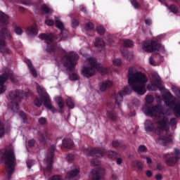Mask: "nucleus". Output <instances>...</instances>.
Masks as SVG:
<instances>
[{"label":"nucleus","mask_w":180,"mask_h":180,"mask_svg":"<svg viewBox=\"0 0 180 180\" xmlns=\"http://www.w3.org/2000/svg\"><path fill=\"white\" fill-rule=\"evenodd\" d=\"M0 160L4 161L8 174L7 179L9 180L12 178L13 171H15V165L16 164V158L12 145H9L0 150Z\"/></svg>","instance_id":"nucleus-4"},{"label":"nucleus","mask_w":180,"mask_h":180,"mask_svg":"<svg viewBox=\"0 0 180 180\" xmlns=\"http://www.w3.org/2000/svg\"><path fill=\"white\" fill-rule=\"evenodd\" d=\"M14 32L15 34H18V36H20L23 34V30H22V27L19 26H16L14 27Z\"/></svg>","instance_id":"nucleus-36"},{"label":"nucleus","mask_w":180,"mask_h":180,"mask_svg":"<svg viewBox=\"0 0 180 180\" xmlns=\"http://www.w3.org/2000/svg\"><path fill=\"white\" fill-rule=\"evenodd\" d=\"M111 179L112 180H117V179H119V176H117V174L116 173H112L111 174Z\"/></svg>","instance_id":"nucleus-58"},{"label":"nucleus","mask_w":180,"mask_h":180,"mask_svg":"<svg viewBox=\"0 0 180 180\" xmlns=\"http://www.w3.org/2000/svg\"><path fill=\"white\" fill-rule=\"evenodd\" d=\"M25 63H26L29 70H30V72L32 74L33 77H34V78L37 77V71H36V69H34V68H33L32 61L29 59H26Z\"/></svg>","instance_id":"nucleus-22"},{"label":"nucleus","mask_w":180,"mask_h":180,"mask_svg":"<svg viewBox=\"0 0 180 180\" xmlns=\"http://www.w3.org/2000/svg\"><path fill=\"white\" fill-rule=\"evenodd\" d=\"M41 10L46 13V15H49V13H53V10L49 8L47 5L43 4L41 7Z\"/></svg>","instance_id":"nucleus-32"},{"label":"nucleus","mask_w":180,"mask_h":180,"mask_svg":"<svg viewBox=\"0 0 180 180\" xmlns=\"http://www.w3.org/2000/svg\"><path fill=\"white\" fill-rule=\"evenodd\" d=\"M5 134V129L4 128V125L2 124V122L0 121V137H2Z\"/></svg>","instance_id":"nucleus-48"},{"label":"nucleus","mask_w":180,"mask_h":180,"mask_svg":"<svg viewBox=\"0 0 180 180\" xmlns=\"http://www.w3.org/2000/svg\"><path fill=\"white\" fill-rule=\"evenodd\" d=\"M142 49L148 53H156V54L165 53V48L155 41L145 42L142 45Z\"/></svg>","instance_id":"nucleus-7"},{"label":"nucleus","mask_w":180,"mask_h":180,"mask_svg":"<svg viewBox=\"0 0 180 180\" xmlns=\"http://www.w3.org/2000/svg\"><path fill=\"white\" fill-rule=\"evenodd\" d=\"M166 160V165H168V167H174L175 164L179 161L180 159V150L178 148H174V154H167L165 155Z\"/></svg>","instance_id":"nucleus-11"},{"label":"nucleus","mask_w":180,"mask_h":180,"mask_svg":"<svg viewBox=\"0 0 180 180\" xmlns=\"http://www.w3.org/2000/svg\"><path fill=\"white\" fill-rule=\"evenodd\" d=\"M123 41L126 47H133V41L130 39H125Z\"/></svg>","instance_id":"nucleus-41"},{"label":"nucleus","mask_w":180,"mask_h":180,"mask_svg":"<svg viewBox=\"0 0 180 180\" xmlns=\"http://www.w3.org/2000/svg\"><path fill=\"white\" fill-rule=\"evenodd\" d=\"M0 22L4 26L9 25V18L2 11H0Z\"/></svg>","instance_id":"nucleus-21"},{"label":"nucleus","mask_w":180,"mask_h":180,"mask_svg":"<svg viewBox=\"0 0 180 180\" xmlns=\"http://www.w3.org/2000/svg\"><path fill=\"white\" fill-rule=\"evenodd\" d=\"M160 85V84L153 83L151 82L150 84L147 86L148 91H157V87Z\"/></svg>","instance_id":"nucleus-29"},{"label":"nucleus","mask_w":180,"mask_h":180,"mask_svg":"<svg viewBox=\"0 0 180 180\" xmlns=\"http://www.w3.org/2000/svg\"><path fill=\"white\" fill-rule=\"evenodd\" d=\"M94 24L92 22H89L86 25L85 29L86 30H92L94 29Z\"/></svg>","instance_id":"nucleus-49"},{"label":"nucleus","mask_w":180,"mask_h":180,"mask_svg":"<svg viewBox=\"0 0 180 180\" xmlns=\"http://www.w3.org/2000/svg\"><path fill=\"white\" fill-rule=\"evenodd\" d=\"M169 9L170 12H172V13H174V15H176V13H178V7L174 4L171 5Z\"/></svg>","instance_id":"nucleus-37"},{"label":"nucleus","mask_w":180,"mask_h":180,"mask_svg":"<svg viewBox=\"0 0 180 180\" xmlns=\"http://www.w3.org/2000/svg\"><path fill=\"white\" fill-rule=\"evenodd\" d=\"M112 146L115 148H116L117 147H120L121 148H126L124 143H123L122 142H119L118 141H112Z\"/></svg>","instance_id":"nucleus-31"},{"label":"nucleus","mask_w":180,"mask_h":180,"mask_svg":"<svg viewBox=\"0 0 180 180\" xmlns=\"http://www.w3.org/2000/svg\"><path fill=\"white\" fill-rule=\"evenodd\" d=\"M8 78L11 82H15V75H13L12 70L7 68L3 70V73L0 75V95L6 91V88L4 86V84L6 82V79H8Z\"/></svg>","instance_id":"nucleus-9"},{"label":"nucleus","mask_w":180,"mask_h":180,"mask_svg":"<svg viewBox=\"0 0 180 180\" xmlns=\"http://www.w3.org/2000/svg\"><path fill=\"white\" fill-rule=\"evenodd\" d=\"M92 180L103 179L105 175V170L101 167L91 170Z\"/></svg>","instance_id":"nucleus-15"},{"label":"nucleus","mask_w":180,"mask_h":180,"mask_svg":"<svg viewBox=\"0 0 180 180\" xmlns=\"http://www.w3.org/2000/svg\"><path fill=\"white\" fill-rule=\"evenodd\" d=\"M32 165H34V162L33 160H29L27 161V168H30H30H32Z\"/></svg>","instance_id":"nucleus-51"},{"label":"nucleus","mask_w":180,"mask_h":180,"mask_svg":"<svg viewBox=\"0 0 180 180\" xmlns=\"http://www.w3.org/2000/svg\"><path fill=\"white\" fill-rule=\"evenodd\" d=\"M130 94H131V90L129 86H124L122 91H119L117 94H114L113 98L115 101V104L117 106H120L122 102H123V96L124 95H130Z\"/></svg>","instance_id":"nucleus-12"},{"label":"nucleus","mask_w":180,"mask_h":180,"mask_svg":"<svg viewBox=\"0 0 180 180\" xmlns=\"http://www.w3.org/2000/svg\"><path fill=\"white\" fill-rule=\"evenodd\" d=\"M0 30V40H11L13 39L12 32L6 27H2Z\"/></svg>","instance_id":"nucleus-16"},{"label":"nucleus","mask_w":180,"mask_h":180,"mask_svg":"<svg viewBox=\"0 0 180 180\" xmlns=\"http://www.w3.org/2000/svg\"><path fill=\"white\" fill-rule=\"evenodd\" d=\"M155 179L157 180H161L162 179V175H161L160 174H158L155 175Z\"/></svg>","instance_id":"nucleus-64"},{"label":"nucleus","mask_w":180,"mask_h":180,"mask_svg":"<svg viewBox=\"0 0 180 180\" xmlns=\"http://www.w3.org/2000/svg\"><path fill=\"white\" fill-rule=\"evenodd\" d=\"M132 103L133 105H134L135 106H139V105H140V100H139L138 98H134L132 101Z\"/></svg>","instance_id":"nucleus-56"},{"label":"nucleus","mask_w":180,"mask_h":180,"mask_svg":"<svg viewBox=\"0 0 180 180\" xmlns=\"http://www.w3.org/2000/svg\"><path fill=\"white\" fill-rule=\"evenodd\" d=\"M151 77H152V82L153 84H160V81H161V78L160 77V75H158V73L153 72L151 74Z\"/></svg>","instance_id":"nucleus-26"},{"label":"nucleus","mask_w":180,"mask_h":180,"mask_svg":"<svg viewBox=\"0 0 180 180\" xmlns=\"http://www.w3.org/2000/svg\"><path fill=\"white\" fill-rule=\"evenodd\" d=\"M37 94L39 95L40 98L44 101V105L45 106V108L49 109V110H51L52 113H57V109L51 105V100L50 99V96H49V94H47V92H46V90L41 88L40 85H37Z\"/></svg>","instance_id":"nucleus-6"},{"label":"nucleus","mask_w":180,"mask_h":180,"mask_svg":"<svg viewBox=\"0 0 180 180\" xmlns=\"http://www.w3.org/2000/svg\"><path fill=\"white\" fill-rule=\"evenodd\" d=\"M157 169H158V171H162V169H164V166H162V165H161L160 163H158Z\"/></svg>","instance_id":"nucleus-63"},{"label":"nucleus","mask_w":180,"mask_h":180,"mask_svg":"<svg viewBox=\"0 0 180 180\" xmlns=\"http://www.w3.org/2000/svg\"><path fill=\"white\" fill-rule=\"evenodd\" d=\"M86 62L89 63L90 66H84L82 69V74L86 78H91L92 75L98 71L101 74H108L109 70L107 68H103L100 64L96 63V60L95 58H89L86 59Z\"/></svg>","instance_id":"nucleus-5"},{"label":"nucleus","mask_w":180,"mask_h":180,"mask_svg":"<svg viewBox=\"0 0 180 180\" xmlns=\"http://www.w3.org/2000/svg\"><path fill=\"white\" fill-rule=\"evenodd\" d=\"M28 144L30 147H33V146L36 144V141H34V139H31L28 141Z\"/></svg>","instance_id":"nucleus-57"},{"label":"nucleus","mask_w":180,"mask_h":180,"mask_svg":"<svg viewBox=\"0 0 180 180\" xmlns=\"http://www.w3.org/2000/svg\"><path fill=\"white\" fill-rule=\"evenodd\" d=\"M79 78V76H78V74L77 73H70L69 75V79L70 81H77Z\"/></svg>","instance_id":"nucleus-35"},{"label":"nucleus","mask_w":180,"mask_h":180,"mask_svg":"<svg viewBox=\"0 0 180 180\" xmlns=\"http://www.w3.org/2000/svg\"><path fill=\"white\" fill-rule=\"evenodd\" d=\"M107 117L112 122L117 120V114L113 111H107Z\"/></svg>","instance_id":"nucleus-25"},{"label":"nucleus","mask_w":180,"mask_h":180,"mask_svg":"<svg viewBox=\"0 0 180 180\" xmlns=\"http://www.w3.org/2000/svg\"><path fill=\"white\" fill-rule=\"evenodd\" d=\"M147 151H148V149L146 146L141 145L138 148V153H147Z\"/></svg>","instance_id":"nucleus-38"},{"label":"nucleus","mask_w":180,"mask_h":180,"mask_svg":"<svg viewBox=\"0 0 180 180\" xmlns=\"http://www.w3.org/2000/svg\"><path fill=\"white\" fill-rule=\"evenodd\" d=\"M84 154L86 155L87 157H97L98 158H101L103 157L105 154H106V150L105 149H96L94 148L91 150H88V149H84Z\"/></svg>","instance_id":"nucleus-13"},{"label":"nucleus","mask_w":180,"mask_h":180,"mask_svg":"<svg viewBox=\"0 0 180 180\" xmlns=\"http://www.w3.org/2000/svg\"><path fill=\"white\" fill-rule=\"evenodd\" d=\"M149 63L151 65L155 66V62L154 61V58H153L152 56L149 58Z\"/></svg>","instance_id":"nucleus-60"},{"label":"nucleus","mask_w":180,"mask_h":180,"mask_svg":"<svg viewBox=\"0 0 180 180\" xmlns=\"http://www.w3.org/2000/svg\"><path fill=\"white\" fill-rule=\"evenodd\" d=\"M19 116L21 117L23 119V120L26 119V114L22 111H20Z\"/></svg>","instance_id":"nucleus-61"},{"label":"nucleus","mask_w":180,"mask_h":180,"mask_svg":"<svg viewBox=\"0 0 180 180\" xmlns=\"http://www.w3.org/2000/svg\"><path fill=\"white\" fill-rule=\"evenodd\" d=\"M128 84L130 88L138 94V95H145L147 90L146 85L148 82V78L143 72L137 71L134 67H130L128 70Z\"/></svg>","instance_id":"nucleus-3"},{"label":"nucleus","mask_w":180,"mask_h":180,"mask_svg":"<svg viewBox=\"0 0 180 180\" xmlns=\"http://www.w3.org/2000/svg\"><path fill=\"white\" fill-rule=\"evenodd\" d=\"M0 53H1L3 56H6V54H11V53H12L11 49L7 47L5 40L0 39Z\"/></svg>","instance_id":"nucleus-17"},{"label":"nucleus","mask_w":180,"mask_h":180,"mask_svg":"<svg viewBox=\"0 0 180 180\" xmlns=\"http://www.w3.org/2000/svg\"><path fill=\"white\" fill-rule=\"evenodd\" d=\"M131 4L136 9L139 6V3L136 0H131Z\"/></svg>","instance_id":"nucleus-54"},{"label":"nucleus","mask_w":180,"mask_h":180,"mask_svg":"<svg viewBox=\"0 0 180 180\" xmlns=\"http://www.w3.org/2000/svg\"><path fill=\"white\" fill-rule=\"evenodd\" d=\"M66 104L70 109H74V108H75V103H74V101H72V98L70 97H68L66 99Z\"/></svg>","instance_id":"nucleus-30"},{"label":"nucleus","mask_w":180,"mask_h":180,"mask_svg":"<svg viewBox=\"0 0 180 180\" xmlns=\"http://www.w3.org/2000/svg\"><path fill=\"white\" fill-rule=\"evenodd\" d=\"M49 180H64V179H63V176L60 174H56L49 178Z\"/></svg>","instance_id":"nucleus-40"},{"label":"nucleus","mask_w":180,"mask_h":180,"mask_svg":"<svg viewBox=\"0 0 180 180\" xmlns=\"http://www.w3.org/2000/svg\"><path fill=\"white\" fill-rule=\"evenodd\" d=\"M91 164L92 167H98V165H101V161H99L98 159H93L91 161Z\"/></svg>","instance_id":"nucleus-42"},{"label":"nucleus","mask_w":180,"mask_h":180,"mask_svg":"<svg viewBox=\"0 0 180 180\" xmlns=\"http://www.w3.org/2000/svg\"><path fill=\"white\" fill-rule=\"evenodd\" d=\"M142 110L146 116L153 117H158L159 120L156 122L157 127L154 129V123L150 120H146L144 123L146 131H153L158 137V142L160 144L165 146L167 143H169L171 139L165 136H162L164 133L168 131L167 127H168V117L165 115L164 108L158 105L153 107L145 105L143 107Z\"/></svg>","instance_id":"nucleus-1"},{"label":"nucleus","mask_w":180,"mask_h":180,"mask_svg":"<svg viewBox=\"0 0 180 180\" xmlns=\"http://www.w3.org/2000/svg\"><path fill=\"white\" fill-rule=\"evenodd\" d=\"M38 122L39 124H46L47 120H46V118L41 117L38 120Z\"/></svg>","instance_id":"nucleus-52"},{"label":"nucleus","mask_w":180,"mask_h":180,"mask_svg":"<svg viewBox=\"0 0 180 180\" xmlns=\"http://www.w3.org/2000/svg\"><path fill=\"white\" fill-rule=\"evenodd\" d=\"M107 156L108 158H110L111 160H116V158L119 157V154H117L116 152L113 150H108L107 152Z\"/></svg>","instance_id":"nucleus-27"},{"label":"nucleus","mask_w":180,"mask_h":180,"mask_svg":"<svg viewBox=\"0 0 180 180\" xmlns=\"http://www.w3.org/2000/svg\"><path fill=\"white\" fill-rule=\"evenodd\" d=\"M172 91L176 96H179V95H180V89H178L177 87H172Z\"/></svg>","instance_id":"nucleus-50"},{"label":"nucleus","mask_w":180,"mask_h":180,"mask_svg":"<svg viewBox=\"0 0 180 180\" xmlns=\"http://www.w3.org/2000/svg\"><path fill=\"white\" fill-rule=\"evenodd\" d=\"M95 46L98 49V51L105 50V41L101 38H96Z\"/></svg>","instance_id":"nucleus-19"},{"label":"nucleus","mask_w":180,"mask_h":180,"mask_svg":"<svg viewBox=\"0 0 180 180\" xmlns=\"http://www.w3.org/2000/svg\"><path fill=\"white\" fill-rule=\"evenodd\" d=\"M96 31L99 34H103L105 33V28L102 25H99L96 27Z\"/></svg>","instance_id":"nucleus-43"},{"label":"nucleus","mask_w":180,"mask_h":180,"mask_svg":"<svg viewBox=\"0 0 180 180\" xmlns=\"http://www.w3.org/2000/svg\"><path fill=\"white\" fill-rule=\"evenodd\" d=\"M112 65L115 67H119V65H122V60L120 58H115L112 60Z\"/></svg>","instance_id":"nucleus-39"},{"label":"nucleus","mask_w":180,"mask_h":180,"mask_svg":"<svg viewBox=\"0 0 180 180\" xmlns=\"http://www.w3.org/2000/svg\"><path fill=\"white\" fill-rule=\"evenodd\" d=\"M34 105L35 106H37V108H40V106L43 105V103L40 98L37 97L34 101Z\"/></svg>","instance_id":"nucleus-45"},{"label":"nucleus","mask_w":180,"mask_h":180,"mask_svg":"<svg viewBox=\"0 0 180 180\" xmlns=\"http://www.w3.org/2000/svg\"><path fill=\"white\" fill-rule=\"evenodd\" d=\"M46 139H47V132L39 133V140L41 143H45Z\"/></svg>","instance_id":"nucleus-33"},{"label":"nucleus","mask_w":180,"mask_h":180,"mask_svg":"<svg viewBox=\"0 0 180 180\" xmlns=\"http://www.w3.org/2000/svg\"><path fill=\"white\" fill-rule=\"evenodd\" d=\"M63 145L65 148H71L74 146V142L70 139H65L63 141Z\"/></svg>","instance_id":"nucleus-24"},{"label":"nucleus","mask_w":180,"mask_h":180,"mask_svg":"<svg viewBox=\"0 0 180 180\" xmlns=\"http://www.w3.org/2000/svg\"><path fill=\"white\" fill-rule=\"evenodd\" d=\"M113 85V83L111 81H105L100 84V90L101 92H104V91H106L108 88H110Z\"/></svg>","instance_id":"nucleus-23"},{"label":"nucleus","mask_w":180,"mask_h":180,"mask_svg":"<svg viewBox=\"0 0 180 180\" xmlns=\"http://www.w3.org/2000/svg\"><path fill=\"white\" fill-rule=\"evenodd\" d=\"M56 150V146L52 145L49 148V153L46 154V156L44 160V164L46 167L44 169L45 176H49L51 169H53V158L54 155V151Z\"/></svg>","instance_id":"nucleus-8"},{"label":"nucleus","mask_w":180,"mask_h":180,"mask_svg":"<svg viewBox=\"0 0 180 180\" xmlns=\"http://www.w3.org/2000/svg\"><path fill=\"white\" fill-rule=\"evenodd\" d=\"M122 54L123 57H125V58L129 59V56L130 55V53H129V52H127V51H122Z\"/></svg>","instance_id":"nucleus-59"},{"label":"nucleus","mask_w":180,"mask_h":180,"mask_svg":"<svg viewBox=\"0 0 180 180\" xmlns=\"http://www.w3.org/2000/svg\"><path fill=\"white\" fill-rule=\"evenodd\" d=\"M79 174V168L75 167V166H72L71 167L70 172H68L66 175L67 179H71V178H74V176H77Z\"/></svg>","instance_id":"nucleus-18"},{"label":"nucleus","mask_w":180,"mask_h":180,"mask_svg":"<svg viewBox=\"0 0 180 180\" xmlns=\"http://www.w3.org/2000/svg\"><path fill=\"white\" fill-rule=\"evenodd\" d=\"M177 123V120H176V118H172L169 121V119L168 118V124H167V126L168 124H170V126H175Z\"/></svg>","instance_id":"nucleus-46"},{"label":"nucleus","mask_w":180,"mask_h":180,"mask_svg":"<svg viewBox=\"0 0 180 180\" xmlns=\"http://www.w3.org/2000/svg\"><path fill=\"white\" fill-rule=\"evenodd\" d=\"M21 2L23 5H30L31 2L30 0H21Z\"/></svg>","instance_id":"nucleus-62"},{"label":"nucleus","mask_w":180,"mask_h":180,"mask_svg":"<svg viewBox=\"0 0 180 180\" xmlns=\"http://www.w3.org/2000/svg\"><path fill=\"white\" fill-rule=\"evenodd\" d=\"M25 32L28 36H37V25H34L28 27Z\"/></svg>","instance_id":"nucleus-20"},{"label":"nucleus","mask_w":180,"mask_h":180,"mask_svg":"<svg viewBox=\"0 0 180 180\" xmlns=\"http://www.w3.org/2000/svg\"><path fill=\"white\" fill-rule=\"evenodd\" d=\"M55 101L58 103V106L60 109H63V108H64V101H63V98H61V96L55 97Z\"/></svg>","instance_id":"nucleus-28"},{"label":"nucleus","mask_w":180,"mask_h":180,"mask_svg":"<svg viewBox=\"0 0 180 180\" xmlns=\"http://www.w3.org/2000/svg\"><path fill=\"white\" fill-rule=\"evenodd\" d=\"M55 25L58 29L61 30V32L59 35L60 40H65V39L68 37V31L64 30V24L63 23V22L60 20H56Z\"/></svg>","instance_id":"nucleus-14"},{"label":"nucleus","mask_w":180,"mask_h":180,"mask_svg":"<svg viewBox=\"0 0 180 180\" xmlns=\"http://www.w3.org/2000/svg\"><path fill=\"white\" fill-rule=\"evenodd\" d=\"M46 25H47V26H53V25H54V20H46L45 21Z\"/></svg>","instance_id":"nucleus-55"},{"label":"nucleus","mask_w":180,"mask_h":180,"mask_svg":"<svg viewBox=\"0 0 180 180\" xmlns=\"http://www.w3.org/2000/svg\"><path fill=\"white\" fill-rule=\"evenodd\" d=\"M79 22H78V20L73 19L72 21V27H77V26H79Z\"/></svg>","instance_id":"nucleus-53"},{"label":"nucleus","mask_w":180,"mask_h":180,"mask_svg":"<svg viewBox=\"0 0 180 180\" xmlns=\"http://www.w3.org/2000/svg\"><path fill=\"white\" fill-rule=\"evenodd\" d=\"M146 103H153L154 102V96H147L146 98Z\"/></svg>","instance_id":"nucleus-47"},{"label":"nucleus","mask_w":180,"mask_h":180,"mask_svg":"<svg viewBox=\"0 0 180 180\" xmlns=\"http://www.w3.org/2000/svg\"><path fill=\"white\" fill-rule=\"evenodd\" d=\"M39 39L41 40H45L46 43V51L51 54L58 53V54H66L62 58L61 63L63 67L66 68L67 71H74L75 65H77V60L79 58L78 54L75 52H68L63 49L61 46L56 43V37L52 34L49 35L46 34H41L39 35Z\"/></svg>","instance_id":"nucleus-2"},{"label":"nucleus","mask_w":180,"mask_h":180,"mask_svg":"<svg viewBox=\"0 0 180 180\" xmlns=\"http://www.w3.org/2000/svg\"><path fill=\"white\" fill-rule=\"evenodd\" d=\"M133 167H136V168H139V169H143V163L140 162L139 160H135L132 162Z\"/></svg>","instance_id":"nucleus-34"},{"label":"nucleus","mask_w":180,"mask_h":180,"mask_svg":"<svg viewBox=\"0 0 180 180\" xmlns=\"http://www.w3.org/2000/svg\"><path fill=\"white\" fill-rule=\"evenodd\" d=\"M20 95L22 94L20 93V91H11L9 94V99L11 101L10 103V109L14 112H16L19 110V102H20Z\"/></svg>","instance_id":"nucleus-10"},{"label":"nucleus","mask_w":180,"mask_h":180,"mask_svg":"<svg viewBox=\"0 0 180 180\" xmlns=\"http://www.w3.org/2000/svg\"><path fill=\"white\" fill-rule=\"evenodd\" d=\"M75 159V156H74V155L71 153H69L66 156V160L68 161V162H71V161H74Z\"/></svg>","instance_id":"nucleus-44"}]
</instances>
